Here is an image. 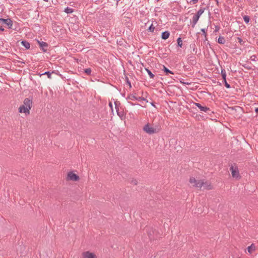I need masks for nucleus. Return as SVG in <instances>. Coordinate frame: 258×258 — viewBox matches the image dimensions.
I'll list each match as a JSON object with an SVG mask.
<instances>
[{
    "label": "nucleus",
    "instance_id": "ddd939ff",
    "mask_svg": "<svg viewBox=\"0 0 258 258\" xmlns=\"http://www.w3.org/2000/svg\"><path fill=\"white\" fill-rule=\"evenodd\" d=\"M199 17H198L197 15H196V14L192 17V24H191V27L192 28H194L196 24H197V22L198 21L199 19Z\"/></svg>",
    "mask_w": 258,
    "mask_h": 258
},
{
    "label": "nucleus",
    "instance_id": "412c9836",
    "mask_svg": "<svg viewBox=\"0 0 258 258\" xmlns=\"http://www.w3.org/2000/svg\"><path fill=\"white\" fill-rule=\"evenodd\" d=\"M54 73V71H52V72H50L49 71H46V72H44V73L41 74L40 76H41L42 75H46L47 76L48 78L51 79V74Z\"/></svg>",
    "mask_w": 258,
    "mask_h": 258
},
{
    "label": "nucleus",
    "instance_id": "dca6fc26",
    "mask_svg": "<svg viewBox=\"0 0 258 258\" xmlns=\"http://www.w3.org/2000/svg\"><path fill=\"white\" fill-rule=\"evenodd\" d=\"M162 71L165 73L166 75H168L169 74H174L173 72L169 70L165 66H163Z\"/></svg>",
    "mask_w": 258,
    "mask_h": 258
},
{
    "label": "nucleus",
    "instance_id": "58836bf2",
    "mask_svg": "<svg viewBox=\"0 0 258 258\" xmlns=\"http://www.w3.org/2000/svg\"><path fill=\"white\" fill-rule=\"evenodd\" d=\"M219 27L217 25L215 26V29L214 31L215 32H218L219 31Z\"/></svg>",
    "mask_w": 258,
    "mask_h": 258
},
{
    "label": "nucleus",
    "instance_id": "de8ad7c7",
    "mask_svg": "<svg viewBox=\"0 0 258 258\" xmlns=\"http://www.w3.org/2000/svg\"><path fill=\"white\" fill-rule=\"evenodd\" d=\"M254 111L258 114V108H255L254 109Z\"/></svg>",
    "mask_w": 258,
    "mask_h": 258
},
{
    "label": "nucleus",
    "instance_id": "b1692460",
    "mask_svg": "<svg viewBox=\"0 0 258 258\" xmlns=\"http://www.w3.org/2000/svg\"><path fill=\"white\" fill-rule=\"evenodd\" d=\"M145 70L147 72L150 78L153 79L154 78L155 75L151 72V71L148 68H145Z\"/></svg>",
    "mask_w": 258,
    "mask_h": 258
},
{
    "label": "nucleus",
    "instance_id": "c85d7f7f",
    "mask_svg": "<svg viewBox=\"0 0 258 258\" xmlns=\"http://www.w3.org/2000/svg\"><path fill=\"white\" fill-rule=\"evenodd\" d=\"M250 60L252 61H257L258 60V57L256 55H252L250 56Z\"/></svg>",
    "mask_w": 258,
    "mask_h": 258
},
{
    "label": "nucleus",
    "instance_id": "f257e3e1",
    "mask_svg": "<svg viewBox=\"0 0 258 258\" xmlns=\"http://www.w3.org/2000/svg\"><path fill=\"white\" fill-rule=\"evenodd\" d=\"M143 130L146 133L149 135H152L159 132L161 130V127L160 126L156 125L151 126L150 123H148L145 125Z\"/></svg>",
    "mask_w": 258,
    "mask_h": 258
},
{
    "label": "nucleus",
    "instance_id": "ea45409f",
    "mask_svg": "<svg viewBox=\"0 0 258 258\" xmlns=\"http://www.w3.org/2000/svg\"><path fill=\"white\" fill-rule=\"evenodd\" d=\"M128 103H129V104L130 105H131L132 106H134V105H140H140L139 104H135V103H134L131 102H129Z\"/></svg>",
    "mask_w": 258,
    "mask_h": 258
},
{
    "label": "nucleus",
    "instance_id": "4c0bfd02",
    "mask_svg": "<svg viewBox=\"0 0 258 258\" xmlns=\"http://www.w3.org/2000/svg\"><path fill=\"white\" fill-rule=\"evenodd\" d=\"M188 59H189L190 60H192V61H194V62H195V61H196L195 60V57L192 56H191L189 57L188 58Z\"/></svg>",
    "mask_w": 258,
    "mask_h": 258
},
{
    "label": "nucleus",
    "instance_id": "7c9ffc66",
    "mask_svg": "<svg viewBox=\"0 0 258 258\" xmlns=\"http://www.w3.org/2000/svg\"><path fill=\"white\" fill-rule=\"evenodd\" d=\"M125 81L126 83V84L128 85L130 88L132 87L131 83L129 80L127 76L125 77Z\"/></svg>",
    "mask_w": 258,
    "mask_h": 258
},
{
    "label": "nucleus",
    "instance_id": "2f4dec72",
    "mask_svg": "<svg viewBox=\"0 0 258 258\" xmlns=\"http://www.w3.org/2000/svg\"><path fill=\"white\" fill-rule=\"evenodd\" d=\"M224 3L231 7L233 4V1L232 0H226Z\"/></svg>",
    "mask_w": 258,
    "mask_h": 258
},
{
    "label": "nucleus",
    "instance_id": "3c124183",
    "mask_svg": "<svg viewBox=\"0 0 258 258\" xmlns=\"http://www.w3.org/2000/svg\"><path fill=\"white\" fill-rule=\"evenodd\" d=\"M156 1H157V2H159L160 0H156Z\"/></svg>",
    "mask_w": 258,
    "mask_h": 258
},
{
    "label": "nucleus",
    "instance_id": "4468645a",
    "mask_svg": "<svg viewBox=\"0 0 258 258\" xmlns=\"http://www.w3.org/2000/svg\"><path fill=\"white\" fill-rule=\"evenodd\" d=\"M170 36V32L168 31L163 32L161 34V38L162 39L166 40L169 38Z\"/></svg>",
    "mask_w": 258,
    "mask_h": 258
},
{
    "label": "nucleus",
    "instance_id": "8fccbe9b",
    "mask_svg": "<svg viewBox=\"0 0 258 258\" xmlns=\"http://www.w3.org/2000/svg\"><path fill=\"white\" fill-rule=\"evenodd\" d=\"M43 1L46 2H47L48 1V0H43Z\"/></svg>",
    "mask_w": 258,
    "mask_h": 258
},
{
    "label": "nucleus",
    "instance_id": "0eeeda50",
    "mask_svg": "<svg viewBox=\"0 0 258 258\" xmlns=\"http://www.w3.org/2000/svg\"><path fill=\"white\" fill-rule=\"evenodd\" d=\"M68 179L76 181L79 179V177L73 172H70L68 174Z\"/></svg>",
    "mask_w": 258,
    "mask_h": 258
},
{
    "label": "nucleus",
    "instance_id": "72a5a7b5",
    "mask_svg": "<svg viewBox=\"0 0 258 258\" xmlns=\"http://www.w3.org/2000/svg\"><path fill=\"white\" fill-rule=\"evenodd\" d=\"M154 29L155 27L153 26V24H151L148 28V30L150 32H153Z\"/></svg>",
    "mask_w": 258,
    "mask_h": 258
},
{
    "label": "nucleus",
    "instance_id": "393cba45",
    "mask_svg": "<svg viewBox=\"0 0 258 258\" xmlns=\"http://www.w3.org/2000/svg\"><path fill=\"white\" fill-rule=\"evenodd\" d=\"M255 249V246L252 244L250 246L247 247V251L249 253H251Z\"/></svg>",
    "mask_w": 258,
    "mask_h": 258
},
{
    "label": "nucleus",
    "instance_id": "c9c22d12",
    "mask_svg": "<svg viewBox=\"0 0 258 258\" xmlns=\"http://www.w3.org/2000/svg\"><path fill=\"white\" fill-rule=\"evenodd\" d=\"M132 183L134 184V185H137L138 183V181L136 179H133L132 180Z\"/></svg>",
    "mask_w": 258,
    "mask_h": 258
},
{
    "label": "nucleus",
    "instance_id": "4be33fe9",
    "mask_svg": "<svg viewBox=\"0 0 258 258\" xmlns=\"http://www.w3.org/2000/svg\"><path fill=\"white\" fill-rule=\"evenodd\" d=\"M74 11V10L70 7H67L64 10V12L65 13H66L67 14H71V13H73Z\"/></svg>",
    "mask_w": 258,
    "mask_h": 258
},
{
    "label": "nucleus",
    "instance_id": "473e14b6",
    "mask_svg": "<svg viewBox=\"0 0 258 258\" xmlns=\"http://www.w3.org/2000/svg\"><path fill=\"white\" fill-rule=\"evenodd\" d=\"M223 82L225 86L227 88H230L231 87L230 85L227 82L226 79V80H223Z\"/></svg>",
    "mask_w": 258,
    "mask_h": 258
},
{
    "label": "nucleus",
    "instance_id": "a211bd4d",
    "mask_svg": "<svg viewBox=\"0 0 258 258\" xmlns=\"http://www.w3.org/2000/svg\"><path fill=\"white\" fill-rule=\"evenodd\" d=\"M217 42L219 44H224L225 43L226 40L224 37L219 36V38H218Z\"/></svg>",
    "mask_w": 258,
    "mask_h": 258
},
{
    "label": "nucleus",
    "instance_id": "a878e982",
    "mask_svg": "<svg viewBox=\"0 0 258 258\" xmlns=\"http://www.w3.org/2000/svg\"><path fill=\"white\" fill-rule=\"evenodd\" d=\"M221 74L223 80H226V71H225V70L224 69H222L221 70Z\"/></svg>",
    "mask_w": 258,
    "mask_h": 258
},
{
    "label": "nucleus",
    "instance_id": "9b49d317",
    "mask_svg": "<svg viewBox=\"0 0 258 258\" xmlns=\"http://www.w3.org/2000/svg\"><path fill=\"white\" fill-rule=\"evenodd\" d=\"M32 98L29 99L28 98H25L24 100V105H25L26 107L28 108V109H30L32 106Z\"/></svg>",
    "mask_w": 258,
    "mask_h": 258
},
{
    "label": "nucleus",
    "instance_id": "f8f14e48",
    "mask_svg": "<svg viewBox=\"0 0 258 258\" xmlns=\"http://www.w3.org/2000/svg\"><path fill=\"white\" fill-rule=\"evenodd\" d=\"M30 110L28 109L25 105H22L19 108V111L21 113H25L26 114H29Z\"/></svg>",
    "mask_w": 258,
    "mask_h": 258
},
{
    "label": "nucleus",
    "instance_id": "9d476101",
    "mask_svg": "<svg viewBox=\"0 0 258 258\" xmlns=\"http://www.w3.org/2000/svg\"><path fill=\"white\" fill-rule=\"evenodd\" d=\"M127 99H130V100H138V101H145L146 102H148V100L146 99L145 98L142 97H136L135 95H132V94L129 95L128 96V97H127Z\"/></svg>",
    "mask_w": 258,
    "mask_h": 258
},
{
    "label": "nucleus",
    "instance_id": "c03bdc74",
    "mask_svg": "<svg viewBox=\"0 0 258 258\" xmlns=\"http://www.w3.org/2000/svg\"><path fill=\"white\" fill-rule=\"evenodd\" d=\"M215 1V2L216 3V5L219 6V2L218 1V0H214Z\"/></svg>",
    "mask_w": 258,
    "mask_h": 258
},
{
    "label": "nucleus",
    "instance_id": "1a4fd4ad",
    "mask_svg": "<svg viewBox=\"0 0 258 258\" xmlns=\"http://www.w3.org/2000/svg\"><path fill=\"white\" fill-rule=\"evenodd\" d=\"M115 109L117 112V115L119 116V117L122 119L124 117V112L123 110L119 108V106H117V103L115 102Z\"/></svg>",
    "mask_w": 258,
    "mask_h": 258
},
{
    "label": "nucleus",
    "instance_id": "5701e85b",
    "mask_svg": "<svg viewBox=\"0 0 258 258\" xmlns=\"http://www.w3.org/2000/svg\"><path fill=\"white\" fill-rule=\"evenodd\" d=\"M205 8H201L197 13V14H196V15H197L198 17H200L201 16V15L205 11Z\"/></svg>",
    "mask_w": 258,
    "mask_h": 258
},
{
    "label": "nucleus",
    "instance_id": "a18cd8bd",
    "mask_svg": "<svg viewBox=\"0 0 258 258\" xmlns=\"http://www.w3.org/2000/svg\"><path fill=\"white\" fill-rule=\"evenodd\" d=\"M218 12H219L218 9H215V10H214V13H215V14H218Z\"/></svg>",
    "mask_w": 258,
    "mask_h": 258
},
{
    "label": "nucleus",
    "instance_id": "cd10ccee",
    "mask_svg": "<svg viewBox=\"0 0 258 258\" xmlns=\"http://www.w3.org/2000/svg\"><path fill=\"white\" fill-rule=\"evenodd\" d=\"M243 19L245 23L248 24L250 21V18L248 16L245 15L243 17Z\"/></svg>",
    "mask_w": 258,
    "mask_h": 258
},
{
    "label": "nucleus",
    "instance_id": "2eb2a0df",
    "mask_svg": "<svg viewBox=\"0 0 258 258\" xmlns=\"http://www.w3.org/2000/svg\"><path fill=\"white\" fill-rule=\"evenodd\" d=\"M21 43L26 49H29L30 47V43L27 41L23 40L21 41Z\"/></svg>",
    "mask_w": 258,
    "mask_h": 258
},
{
    "label": "nucleus",
    "instance_id": "39448f33",
    "mask_svg": "<svg viewBox=\"0 0 258 258\" xmlns=\"http://www.w3.org/2000/svg\"><path fill=\"white\" fill-rule=\"evenodd\" d=\"M0 22H2L6 24L9 29H12L13 26V21L11 19L0 18Z\"/></svg>",
    "mask_w": 258,
    "mask_h": 258
},
{
    "label": "nucleus",
    "instance_id": "79ce46f5",
    "mask_svg": "<svg viewBox=\"0 0 258 258\" xmlns=\"http://www.w3.org/2000/svg\"><path fill=\"white\" fill-rule=\"evenodd\" d=\"M198 0H191V3H192L193 4H196L197 3H198Z\"/></svg>",
    "mask_w": 258,
    "mask_h": 258
},
{
    "label": "nucleus",
    "instance_id": "6e6552de",
    "mask_svg": "<svg viewBox=\"0 0 258 258\" xmlns=\"http://www.w3.org/2000/svg\"><path fill=\"white\" fill-rule=\"evenodd\" d=\"M83 258H97L96 255L89 251H86L82 254Z\"/></svg>",
    "mask_w": 258,
    "mask_h": 258
},
{
    "label": "nucleus",
    "instance_id": "c756f323",
    "mask_svg": "<svg viewBox=\"0 0 258 258\" xmlns=\"http://www.w3.org/2000/svg\"><path fill=\"white\" fill-rule=\"evenodd\" d=\"M177 41L178 46L180 47H181L182 46V41L181 40V38L180 37L178 38Z\"/></svg>",
    "mask_w": 258,
    "mask_h": 258
},
{
    "label": "nucleus",
    "instance_id": "f03ea898",
    "mask_svg": "<svg viewBox=\"0 0 258 258\" xmlns=\"http://www.w3.org/2000/svg\"><path fill=\"white\" fill-rule=\"evenodd\" d=\"M189 182L192 186L201 188L204 185V181L202 180H197L195 178L192 177L189 179Z\"/></svg>",
    "mask_w": 258,
    "mask_h": 258
},
{
    "label": "nucleus",
    "instance_id": "aec40b11",
    "mask_svg": "<svg viewBox=\"0 0 258 258\" xmlns=\"http://www.w3.org/2000/svg\"><path fill=\"white\" fill-rule=\"evenodd\" d=\"M223 8L225 11L227 12H230L231 11V6L227 5V4L224 3L223 4Z\"/></svg>",
    "mask_w": 258,
    "mask_h": 258
},
{
    "label": "nucleus",
    "instance_id": "f704fd0d",
    "mask_svg": "<svg viewBox=\"0 0 258 258\" xmlns=\"http://www.w3.org/2000/svg\"><path fill=\"white\" fill-rule=\"evenodd\" d=\"M237 40H238V42L240 43L241 44H243V41L242 39L241 38L237 37Z\"/></svg>",
    "mask_w": 258,
    "mask_h": 258
},
{
    "label": "nucleus",
    "instance_id": "6ab92c4d",
    "mask_svg": "<svg viewBox=\"0 0 258 258\" xmlns=\"http://www.w3.org/2000/svg\"><path fill=\"white\" fill-rule=\"evenodd\" d=\"M190 48L192 49L193 52H195V54H196L197 52V48L196 47V45L195 43H191L190 44Z\"/></svg>",
    "mask_w": 258,
    "mask_h": 258
},
{
    "label": "nucleus",
    "instance_id": "20e7f679",
    "mask_svg": "<svg viewBox=\"0 0 258 258\" xmlns=\"http://www.w3.org/2000/svg\"><path fill=\"white\" fill-rule=\"evenodd\" d=\"M230 170L231 171V174L233 177L236 178L239 177V171L237 167H234L233 165H231L230 167Z\"/></svg>",
    "mask_w": 258,
    "mask_h": 258
},
{
    "label": "nucleus",
    "instance_id": "f3484780",
    "mask_svg": "<svg viewBox=\"0 0 258 258\" xmlns=\"http://www.w3.org/2000/svg\"><path fill=\"white\" fill-rule=\"evenodd\" d=\"M202 186H203L204 188L207 189H212V185H211V184H210L207 181H204V185Z\"/></svg>",
    "mask_w": 258,
    "mask_h": 258
},
{
    "label": "nucleus",
    "instance_id": "bb28decb",
    "mask_svg": "<svg viewBox=\"0 0 258 258\" xmlns=\"http://www.w3.org/2000/svg\"><path fill=\"white\" fill-rule=\"evenodd\" d=\"M84 72L87 75L90 76L91 75L92 70L91 68H87L84 70Z\"/></svg>",
    "mask_w": 258,
    "mask_h": 258
},
{
    "label": "nucleus",
    "instance_id": "423d86ee",
    "mask_svg": "<svg viewBox=\"0 0 258 258\" xmlns=\"http://www.w3.org/2000/svg\"><path fill=\"white\" fill-rule=\"evenodd\" d=\"M38 43L39 44V47L43 52H46L48 49V44L44 41H40L37 40Z\"/></svg>",
    "mask_w": 258,
    "mask_h": 258
},
{
    "label": "nucleus",
    "instance_id": "e433bc0d",
    "mask_svg": "<svg viewBox=\"0 0 258 258\" xmlns=\"http://www.w3.org/2000/svg\"><path fill=\"white\" fill-rule=\"evenodd\" d=\"M201 31L203 32V34L206 36V29L205 28H203L201 29Z\"/></svg>",
    "mask_w": 258,
    "mask_h": 258
},
{
    "label": "nucleus",
    "instance_id": "7ed1b4c3",
    "mask_svg": "<svg viewBox=\"0 0 258 258\" xmlns=\"http://www.w3.org/2000/svg\"><path fill=\"white\" fill-rule=\"evenodd\" d=\"M194 104L195 106L198 107L200 111L202 112L207 113L209 115L213 113V112L209 107H207L206 106H202L200 103H194Z\"/></svg>",
    "mask_w": 258,
    "mask_h": 258
},
{
    "label": "nucleus",
    "instance_id": "49530a36",
    "mask_svg": "<svg viewBox=\"0 0 258 258\" xmlns=\"http://www.w3.org/2000/svg\"><path fill=\"white\" fill-rule=\"evenodd\" d=\"M109 106L112 109V103L111 102H109Z\"/></svg>",
    "mask_w": 258,
    "mask_h": 258
},
{
    "label": "nucleus",
    "instance_id": "37998d69",
    "mask_svg": "<svg viewBox=\"0 0 258 258\" xmlns=\"http://www.w3.org/2000/svg\"><path fill=\"white\" fill-rule=\"evenodd\" d=\"M150 104H151V105L152 106H153V107H156V106H155V103H154V102H151V103H150Z\"/></svg>",
    "mask_w": 258,
    "mask_h": 258
},
{
    "label": "nucleus",
    "instance_id": "a19ab883",
    "mask_svg": "<svg viewBox=\"0 0 258 258\" xmlns=\"http://www.w3.org/2000/svg\"><path fill=\"white\" fill-rule=\"evenodd\" d=\"M244 68H246L248 70H250L251 68L250 67H248V66H246V64L242 66Z\"/></svg>",
    "mask_w": 258,
    "mask_h": 258
},
{
    "label": "nucleus",
    "instance_id": "09e8293b",
    "mask_svg": "<svg viewBox=\"0 0 258 258\" xmlns=\"http://www.w3.org/2000/svg\"><path fill=\"white\" fill-rule=\"evenodd\" d=\"M0 31H4V29L1 26H0Z\"/></svg>",
    "mask_w": 258,
    "mask_h": 258
}]
</instances>
